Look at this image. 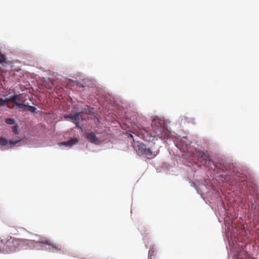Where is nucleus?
Returning <instances> with one entry per match:
<instances>
[{
	"mask_svg": "<svg viewBox=\"0 0 259 259\" xmlns=\"http://www.w3.org/2000/svg\"><path fill=\"white\" fill-rule=\"evenodd\" d=\"M15 104L18 107H19V108H21V109H23V108H24L25 107H27V105H25L24 103H19V102H16V103H15Z\"/></svg>",
	"mask_w": 259,
	"mask_h": 259,
	"instance_id": "14",
	"label": "nucleus"
},
{
	"mask_svg": "<svg viewBox=\"0 0 259 259\" xmlns=\"http://www.w3.org/2000/svg\"><path fill=\"white\" fill-rule=\"evenodd\" d=\"M27 110L31 112H35L36 108L32 106L27 105Z\"/></svg>",
	"mask_w": 259,
	"mask_h": 259,
	"instance_id": "15",
	"label": "nucleus"
},
{
	"mask_svg": "<svg viewBox=\"0 0 259 259\" xmlns=\"http://www.w3.org/2000/svg\"><path fill=\"white\" fill-rule=\"evenodd\" d=\"M138 153L139 154L145 155L148 159H151L155 157L158 154V151H154L151 148H148L143 143L138 145Z\"/></svg>",
	"mask_w": 259,
	"mask_h": 259,
	"instance_id": "3",
	"label": "nucleus"
},
{
	"mask_svg": "<svg viewBox=\"0 0 259 259\" xmlns=\"http://www.w3.org/2000/svg\"><path fill=\"white\" fill-rule=\"evenodd\" d=\"M152 130L150 131L144 128L141 131L142 138L145 141H151L158 139H165L170 136V132L165 126L164 120L158 118H154L151 123Z\"/></svg>",
	"mask_w": 259,
	"mask_h": 259,
	"instance_id": "2",
	"label": "nucleus"
},
{
	"mask_svg": "<svg viewBox=\"0 0 259 259\" xmlns=\"http://www.w3.org/2000/svg\"><path fill=\"white\" fill-rule=\"evenodd\" d=\"M257 208V204L256 203H252L251 204V209L255 210Z\"/></svg>",
	"mask_w": 259,
	"mask_h": 259,
	"instance_id": "17",
	"label": "nucleus"
},
{
	"mask_svg": "<svg viewBox=\"0 0 259 259\" xmlns=\"http://www.w3.org/2000/svg\"><path fill=\"white\" fill-rule=\"evenodd\" d=\"M8 143L7 140L2 137H0V145L2 146H6Z\"/></svg>",
	"mask_w": 259,
	"mask_h": 259,
	"instance_id": "12",
	"label": "nucleus"
},
{
	"mask_svg": "<svg viewBox=\"0 0 259 259\" xmlns=\"http://www.w3.org/2000/svg\"><path fill=\"white\" fill-rule=\"evenodd\" d=\"M85 137L88 140L92 143L97 144L99 142L98 139L97 138L95 134L93 132L87 133L85 135Z\"/></svg>",
	"mask_w": 259,
	"mask_h": 259,
	"instance_id": "5",
	"label": "nucleus"
},
{
	"mask_svg": "<svg viewBox=\"0 0 259 259\" xmlns=\"http://www.w3.org/2000/svg\"><path fill=\"white\" fill-rule=\"evenodd\" d=\"M78 140L77 139H71V140L68 141L59 143V145L61 146H68L70 147L73 145L76 144Z\"/></svg>",
	"mask_w": 259,
	"mask_h": 259,
	"instance_id": "6",
	"label": "nucleus"
},
{
	"mask_svg": "<svg viewBox=\"0 0 259 259\" xmlns=\"http://www.w3.org/2000/svg\"><path fill=\"white\" fill-rule=\"evenodd\" d=\"M65 117L71 119L74 123L77 122V121H79L80 113H70L69 115L65 116Z\"/></svg>",
	"mask_w": 259,
	"mask_h": 259,
	"instance_id": "7",
	"label": "nucleus"
},
{
	"mask_svg": "<svg viewBox=\"0 0 259 259\" xmlns=\"http://www.w3.org/2000/svg\"><path fill=\"white\" fill-rule=\"evenodd\" d=\"M8 107L11 108L8 105Z\"/></svg>",
	"mask_w": 259,
	"mask_h": 259,
	"instance_id": "22",
	"label": "nucleus"
},
{
	"mask_svg": "<svg viewBox=\"0 0 259 259\" xmlns=\"http://www.w3.org/2000/svg\"><path fill=\"white\" fill-rule=\"evenodd\" d=\"M6 61V57L4 55L0 54V63L5 62Z\"/></svg>",
	"mask_w": 259,
	"mask_h": 259,
	"instance_id": "16",
	"label": "nucleus"
},
{
	"mask_svg": "<svg viewBox=\"0 0 259 259\" xmlns=\"http://www.w3.org/2000/svg\"><path fill=\"white\" fill-rule=\"evenodd\" d=\"M197 157L198 159H202V162L203 163H205L206 162H208L210 163L212 162L209 155L205 154L203 151H198Z\"/></svg>",
	"mask_w": 259,
	"mask_h": 259,
	"instance_id": "4",
	"label": "nucleus"
},
{
	"mask_svg": "<svg viewBox=\"0 0 259 259\" xmlns=\"http://www.w3.org/2000/svg\"><path fill=\"white\" fill-rule=\"evenodd\" d=\"M5 122L8 124H13L15 123V120L13 118H8L5 119Z\"/></svg>",
	"mask_w": 259,
	"mask_h": 259,
	"instance_id": "13",
	"label": "nucleus"
},
{
	"mask_svg": "<svg viewBox=\"0 0 259 259\" xmlns=\"http://www.w3.org/2000/svg\"><path fill=\"white\" fill-rule=\"evenodd\" d=\"M17 127L18 126L17 125H15L12 127V131L15 134L17 133Z\"/></svg>",
	"mask_w": 259,
	"mask_h": 259,
	"instance_id": "19",
	"label": "nucleus"
},
{
	"mask_svg": "<svg viewBox=\"0 0 259 259\" xmlns=\"http://www.w3.org/2000/svg\"><path fill=\"white\" fill-rule=\"evenodd\" d=\"M15 101V97L8 98H6L5 99L0 98V107L4 106L6 105L8 102H10L11 101Z\"/></svg>",
	"mask_w": 259,
	"mask_h": 259,
	"instance_id": "8",
	"label": "nucleus"
},
{
	"mask_svg": "<svg viewBox=\"0 0 259 259\" xmlns=\"http://www.w3.org/2000/svg\"><path fill=\"white\" fill-rule=\"evenodd\" d=\"M18 142H19V141H9L8 142V143H9L10 144H12V145H15L16 144L18 143Z\"/></svg>",
	"mask_w": 259,
	"mask_h": 259,
	"instance_id": "18",
	"label": "nucleus"
},
{
	"mask_svg": "<svg viewBox=\"0 0 259 259\" xmlns=\"http://www.w3.org/2000/svg\"><path fill=\"white\" fill-rule=\"evenodd\" d=\"M6 239H0V252L6 253Z\"/></svg>",
	"mask_w": 259,
	"mask_h": 259,
	"instance_id": "11",
	"label": "nucleus"
},
{
	"mask_svg": "<svg viewBox=\"0 0 259 259\" xmlns=\"http://www.w3.org/2000/svg\"><path fill=\"white\" fill-rule=\"evenodd\" d=\"M79 121H77V122H74V123L76 125V127L79 128H81V127L79 125Z\"/></svg>",
	"mask_w": 259,
	"mask_h": 259,
	"instance_id": "20",
	"label": "nucleus"
},
{
	"mask_svg": "<svg viewBox=\"0 0 259 259\" xmlns=\"http://www.w3.org/2000/svg\"><path fill=\"white\" fill-rule=\"evenodd\" d=\"M12 97H15V101H11V102H13L14 104L16 103V102H24L25 101V99L23 98V96L22 94H15L13 95Z\"/></svg>",
	"mask_w": 259,
	"mask_h": 259,
	"instance_id": "9",
	"label": "nucleus"
},
{
	"mask_svg": "<svg viewBox=\"0 0 259 259\" xmlns=\"http://www.w3.org/2000/svg\"><path fill=\"white\" fill-rule=\"evenodd\" d=\"M6 253H11L17 249H25L30 245L34 244L39 246H42L41 244L47 245H48L47 249H48L50 251H59L62 250L61 244L53 243L51 240L44 237H40L39 240L37 241L12 237L8 239H6Z\"/></svg>",
	"mask_w": 259,
	"mask_h": 259,
	"instance_id": "1",
	"label": "nucleus"
},
{
	"mask_svg": "<svg viewBox=\"0 0 259 259\" xmlns=\"http://www.w3.org/2000/svg\"><path fill=\"white\" fill-rule=\"evenodd\" d=\"M148 259H157L155 249L153 246L150 247L149 250Z\"/></svg>",
	"mask_w": 259,
	"mask_h": 259,
	"instance_id": "10",
	"label": "nucleus"
},
{
	"mask_svg": "<svg viewBox=\"0 0 259 259\" xmlns=\"http://www.w3.org/2000/svg\"><path fill=\"white\" fill-rule=\"evenodd\" d=\"M20 229H23V230H25L24 228H20Z\"/></svg>",
	"mask_w": 259,
	"mask_h": 259,
	"instance_id": "21",
	"label": "nucleus"
}]
</instances>
